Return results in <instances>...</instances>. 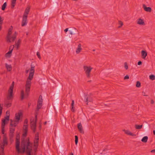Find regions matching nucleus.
<instances>
[{
    "mask_svg": "<svg viewBox=\"0 0 155 155\" xmlns=\"http://www.w3.org/2000/svg\"><path fill=\"white\" fill-rule=\"evenodd\" d=\"M20 140L16 138V148L18 153H24L26 148V152L28 155H31V152L32 150V144L29 141V139L28 138L26 140L22 141L21 144V147L22 149H21L20 148Z\"/></svg>",
    "mask_w": 155,
    "mask_h": 155,
    "instance_id": "1",
    "label": "nucleus"
},
{
    "mask_svg": "<svg viewBox=\"0 0 155 155\" xmlns=\"http://www.w3.org/2000/svg\"><path fill=\"white\" fill-rule=\"evenodd\" d=\"M31 80L27 78L26 84L25 85V97L27 98L29 95L30 91V86L31 84Z\"/></svg>",
    "mask_w": 155,
    "mask_h": 155,
    "instance_id": "2",
    "label": "nucleus"
},
{
    "mask_svg": "<svg viewBox=\"0 0 155 155\" xmlns=\"http://www.w3.org/2000/svg\"><path fill=\"white\" fill-rule=\"evenodd\" d=\"M83 69L87 77H91V72L93 68L90 66H84Z\"/></svg>",
    "mask_w": 155,
    "mask_h": 155,
    "instance_id": "3",
    "label": "nucleus"
},
{
    "mask_svg": "<svg viewBox=\"0 0 155 155\" xmlns=\"http://www.w3.org/2000/svg\"><path fill=\"white\" fill-rule=\"evenodd\" d=\"M13 89L9 88L7 97L8 100H12L13 99Z\"/></svg>",
    "mask_w": 155,
    "mask_h": 155,
    "instance_id": "4",
    "label": "nucleus"
},
{
    "mask_svg": "<svg viewBox=\"0 0 155 155\" xmlns=\"http://www.w3.org/2000/svg\"><path fill=\"white\" fill-rule=\"evenodd\" d=\"M36 122L34 121V119L31 121V128L34 133H35L36 131Z\"/></svg>",
    "mask_w": 155,
    "mask_h": 155,
    "instance_id": "5",
    "label": "nucleus"
},
{
    "mask_svg": "<svg viewBox=\"0 0 155 155\" xmlns=\"http://www.w3.org/2000/svg\"><path fill=\"white\" fill-rule=\"evenodd\" d=\"M13 29V27L12 26L9 29L8 33L6 37L7 41V42H10V36L11 35L12 33V30Z\"/></svg>",
    "mask_w": 155,
    "mask_h": 155,
    "instance_id": "6",
    "label": "nucleus"
},
{
    "mask_svg": "<svg viewBox=\"0 0 155 155\" xmlns=\"http://www.w3.org/2000/svg\"><path fill=\"white\" fill-rule=\"evenodd\" d=\"M27 17L26 16H23L21 21V26H24L26 25L27 23Z\"/></svg>",
    "mask_w": 155,
    "mask_h": 155,
    "instance_id": "7",
    "label": "nucleus"
},
{
    "mask_svg": "<svg viewBox=\"0 0 155 155\" xmlns=\"http://www.w3.org/2000/svg\"><path fill=\"white\" fill-rule=\"evenodd\" d=\"M28 125H24L23 127V129L24 130V133L23 134V136L24 137H26L27 136V134L28 131Z\"/></svg>",
    "mask_w": 155,
    "mask_h": 155,
    "instance_id": "8",
    "label": "nucleus"
},
{
    "mask_svg": "<svg viewBox=\"0 0 155 155\" xmlns=\"http://www.w3.org/2000/svg\"><path fill=\"white\" fill-rule=\"evenodd\" d=\"M17 33L16 31H15L14 33L13 34L12 36L11 37V35L10 36V38L11 40L10 42H12L14 41L15 39H16L17 36Z\"/></svg>",
    "mask_w": 155,
    "mask_h": 155,
    "instance_id": "9",
    "label": "nucleus"
},
{
    "mask_svg": "<svg viewBox=\"0 0 155 155\" xmlns=\"http://www.w3.org/2000/svg\"><path fill=\"white\" fill-rule=\"evenodd\" d=\"M19 122L16 120L13 121L12 120H10V125L12 126L16 127L18 124Z\"/></svg>",
    "mask_w": 155,
    "mask_h": 155,
    "instance_id": "10",
    "label": "nucleus"
},
{
    "mask_svg": "<svg viewBox=\"0 0 155 155\" xmlns=\"http://www.w3.org/2000/svg\"><path fill=\"white\" fill-rule=\"evenodd\" d=\"M22 115V114L21 112H18L16 113L15 117V120L19 122L20 119V116Z\"/></svg>",
    "mask_w": 155,
    "mask_h": 155,
    "instance_id": "11",
    "label": "nucleus"
},
{
    "mask_svg": "<svg viewBox=\"0 0 155 155\" xmlns=\"http://www.w3.org/2000/svg\"><path fill=\"white\" fill-rule=\"evenodd\" d=\"M78 128L79 132L82 134H84V131L82 127L81 123H79L78 124Z\"/></svg>",
    "mask_w": 155,
    "mask_h": 155,
    "instance_id": "12",
    "label": "nucleus"
},
{
    "mask_svg": "<svg viewBox=\"0 0 155 155\" xmlns=\"http://www.w3.org/2000/svg\"><path fill=\"white\" fill-rule=\"evenodd\" d=\"M8 101L9 100H8L7 99V100H6L4 102L5 106L7 107H11L12 105L11 102Z\"/></svg>",
    "mask_w": 155,
    "mask_h": 155,
    "instance_id": "13",
    "label": "nucleus"
},
{
    "mask_svg": "<svg viewBox=\"0 0 155 155\" xmlns=\"http://www.w3.org/2000/svg\"><path fill=\"white\" fill-rule=\"evenodd\" d=\"M143 7L144 10L147 12H150L151 11V8L150 7H147L145 4L143 5Z\"/></svg>",
    "mask_w": 155,
    "mask_h": 155,
    "instance_id": "14",
    "label": "nucleus"
},
{
    "mask_svg": "<svg viewBox=\"0 0 155 155\" xmlns=\"http://www.w3.org/2000/svg\"><path fill=\"white\" fill-rule=\"evenodd\" d=\"M85 101L87 102V104L88 105V102H91L92 101V99L91 97H88L87 95L85 96L84 98Z\"/></svg>",
    "mask_w": 155,
    "mask_h": 155,
    "instance_id": "15",
    "label": "nucleus"
},
{
    "mask_svg": "<svg viewBox=\"0 0 155 155\" xmlns=\"http://www.w3.org/2000/svg\"><path fill=\"white\" fill-rule=\"evenodd\" d=\"M81 44H79L78 45V48L76 50V53L77 54H79L82 50V48H81Z\"/></svg>",
    "mask_w": 155,
    "mask_h": 155,
    "instance_id": "16",
    "label": "nucleus"
},
{
    "mask_svg": "<svg viewBox=\"0 0 155 155\" xmlns=\"http://www.w3.org/2000/svg\"><path fill=\"white\" fill-rule=\"evenodd\" d=\"M30 11V8L28 7H27L25 10V12L23 15V16H26L28 17V14L29 12Z\"/></svg>",
    "mask_w": 155,
    "mask_h": 155,
    "instance_id": "17",
    "label": "nucleus"
},
{
    "mask_svg": "<svg viewBox=\"0 0 155 155\" xmlns=\"http://www.w3.org/2000/svg\"><path fill=\"white\" fill-rule=\"evenodd\" d=\"M142 58L143 59H145L147 55V53L146 51L143 50L141 52Z\"/></svg>",
    "mask_w": 155,
    "mask_h": 155,
    "instance_id": "18",
    "label": "nucleus"
},
{
    "mask_svg": "<svg viewBox=\"0 0 155 155\" xmlns=\"http://www.w3.org/2000/svg\"><path fill=\"white\" fill-rule=\"evenodd\" d=\"M124 131L125 132V133L128 135H129L132 136H136L135 134L132 133L129 130H124Z\"/></svg>",
    "mask_w": 155,
    "mask_h": 155,
    "instance_id": "19",
    "label": "nucleus"
},
{
    "mask_svg": "<svg viewBox=\"0 0 155 155\" xmlns=\"http://www.w3.org/2000/svg\"><path fill=\"white\" fill-rule=\"evenodd\" d=\"M9 120V116H5L4 119L2 120V124L5 125L6 120Z\"/></svg>",
    "mask_w": 155,
    "mask_h": 155,
    "instance_id": "20",
    "label": "nucleus"
},
{
    "mask_svg": "<svg viewBox=\"0 0 155 155\" xmlns=\"http://www.w3.org/2000/svg\"><path fill=\"white\" fill-rule=\"evenodd\" d=\"M137 24L140 25H145V23L143 20L141 18H139L138 19L137 21Z\"/></svg>",
    "mask_w": 155,
    "mask_h": 155,
    "instance_id": "21",
    "label": "nucleus"
},
{
    "mask_svg": "<svg viewBox=\"0 0 155 155\" xmlns=\"http://www.w3.org/2000/svg\"><path fill=\"white\" fill-rule=\"evenodd\" d=\"M5 67L7 70V71H10L12 69V67L11 65H8L6 63L5 64Z\"/></svg>",
    "mask_w": 155,
    "mask_h": 155,
    "instance_id": "22",
    "label": "nucleus"
},
{
    "mask_svg": "<svg viewBox=\"0 0 155 155\" xmlns=\"http://www.w3.org/2000/svg\"><path fill=\"white\" fill-rule=\"evenodd\" d=\"M21 42V39H19L17 42H15V46L16 47L17 49H18Z\"/></svg>",
    "mask_w": 155,
    "mask_h": 155,
    "instance_id": "23",
    "label": "nucleus"
},
{
    "mask_svg": "<svg viewBox=\"0 0 155 155\" xmlns=\"http://www.w3.org/2000/svg\"><path fill=\"white\" fill-rule=\"evenodd\" d=\"M42 103H38L37 104V108L36 111H38L39 109L41 108L42 106Z\"/></svg>",
    "mask_w": 155,
    "mask_h": 155,
    "instance_id": "24",
    "label": "nucleus"
},
{
    "mask_svg": "<svg viewBox=\"0 0 155 155\" xmlns=\"http://www.w3.org/2000/svg\"><path fill=\"white\" fill-rule=\"evenodd\" d=\"M34 73L30 72L28 78V79L31 80L33 77Z\"/></svg>",
    "mask_w": 155,
    "mask_h": 155,
    "instance_id": "25",
    "label": "nucleus"
},
{
    "mask_svg": "<svg viewBox=\"0 0 155 155\" xmlns=\"http://www.w3.org/2000/svg\"><path fill=\"white\" fill-rule=\"evenodd\" d=\"M35 66L34 64H33L32 63L31 64V69L30 70V72H35Z\"/></svg>",
    "mask_w": 155,
    "mask_h": 155,
    "instance_id": "26",
    "label": "nucleus"
},
{
    "mask_svg": "<svg viewBox=\"0 0 155 155\" xmlns=\"http://www.w3.org/2000/svg\"><path fill=\"white\" fill-rule=\"evenodd\" d=\"M76 30V29L75 28H74L72 30L69 31V33L71 35H75V31Z\"/></svg>",
    "mask_w": 155,
    "mask_h": 155,
    "instance_id": "27",
    "label": "nucleus"
},
{
    "mask_svg": "<svg viewBox=\"0 0 155 155\" xmlns=\"http://www.w3.org/2000/svg\"><path fill=\"white\" fill-rule=\"evenodd\" d=\"M16 0H12L11 3V8H13L15 7Z\"/></svg>",
    "mask_w": 155,
    "mask_h": 155,
    "instance_id": "28",
    "label": "nucleus"
},
{
    "mask_svg": "<svg viewBox=\"0 0 155 155\" xmlns=\"http://www.w3.org/2000/svg\"><path fill=\"white\" fill-rule=\"evenodd\" d=\"M148 138L147 136H145L141 139V141L143 142L146 143L147 141Z\"/></svg>",
    "mask_w": 155,
    "mask_h": 155,
    "instance_id": "29",
    "label": "nucleus"
},
{
    "mask_svg": "<svg viewBox=\"0 0 155 155\" xmlns=\"http://www.w3.org/2000/svg\"><path fill=\"white\" fill-rule=\"evenodd\" d=\"M8 143L7 141L6 138L4 137L3 139L2 145H7Z\"/></svg>",
    "mask_w": 155,
    "mask_h": 155,
    "instance_id": "30",
    "label": "nucleus"
},
{
    "mask_svg": "<svg viewBox=\"0 0 155 155\" xmlns=\"http://www.w3.org/2000/svg\"><path fill=\"white\" fill-rule=\"evenodd\" d=\"M3 19H4L3 18L0 17V31L2 29V26Z\"/></svg>",
    "mask_w": 155,
    "mask_h": 155,
    "instance_id": "31",
    "label": "nucleus"
},
{
    "mask_svg": "<svg viewBox=\"0 0 155 155\" xmlns=\"http://www.w3.org/2000/svg\"><path fill=\"white\" fill-rule=\"evenodd\" d=\"M42 102L43 99L42 96L41 95H40L39 96V98L38 100V102L42 103Z\"/></svg>",
    "mask_w": 155,
    "mask_h": 155,
    "instance_id": "32",
    "label": "nucleus"
},
{
    "mask_svg": "<svg viewBox=\"0 0 155 155\" xmlns=\"http://www.w3.org/2000/svg\"><path fill=\"white\" fill-rule=\"evenodd\" d=\"M143 125H138L137 124H136L135 125V127L136 129H141L143 127Z\"/></svg>",
    "mask_w": 155,
    "mask_h": 155,
    "instance_id": "33",
    "label": "nucleus"
},
{
    "mask_svg": "<svg viewBox=\"0 0 155 155\" xmlns=\"http://www.w3.org/2000/svg\"><path fill=\"white\" fill-rule=\"evenodd\" d=\"M7 5V3L6 2H5L2 6V10H4L6 7Z\"/></svg>",
    "mask_w": 155,
    "mask_h": 155,
    "instance_id": "34",
    "label": "nucleus"
},
{
    "mask_svg": "<svg viewBox=\"0 0 155 155\" xmlns=\"http://www.w3.org/2000/svg\"><path fill=\"white\" fill-rule=\"evenodd\" d=\"M5 125L3 124H2V126H1V128H2V134H4V129H5Z\"/></svg>",
    "mask_w": 155,
    "mask_h": 155,
    "instance_id": "35",
    "label": "nucleus"
},
{
    "mask_svg": "<svg viewBox=\"0 0 155 155\" xmlns=\"http://www.w3.org/2000/svg\"><path fill=\"white\" fill-rule=\"evenodd\" d=\"M13 46L14 47V45H13ZM13 48L14 47H13L11 50H10L6 54L5 56H8V55L11 54L12 53Z\"/></svg>",
    "mask_w": 155,
    "mask_h": 155,
    "instance_id": "36",
    "label": "nucleus"
},
{
    "mask_svg": "<svg viewBox=\"0 0 155 155\" xmlns=\"http://www.w3.org/2000/svg\"><path fill=\"white\" fill-rule=\"evenodd\" d=\"M74 100H72V103H71V107H72L71 110L73 112H74Z\"/></svg>",
    "mask_w": 155,
    "mask_h": 155,
    "instance_id": "37",
    "label": "nucleus"
},
{
    "mask_svg": "<svg viewBox=\"0 0 155 155\" xmlns=\"http://www.w3.org/2000/svg\"><path fill=\"white\" fill-rule=\"evenodd\" d=\"M15 130V128H10V131L11 133H12L11 136L12 137L13 136V133H14Z\"/></svg>",
    "mask_w": 155,
    "mask_h": 155,
    "instance_id": "38",
    "label": "nucleus"
},
{
    "mask_svg": "<svg viewBox=\"0 0 155 155\" xmlns=\"http://www.w3.org/2000/svg\"><path fill=\"white\" fill-rule=\"evenodd\" d=\"M21 100H23L24 98V93L23 90L21 91Z\"/></svg>",
    "mask_w": 155,
    "mask_h": 155,
    "instance_id": "39",
    "label": "nucleus"
},
{
    "mask_svg": "<svg viewBox=\"0 0 155 155\" xmlns=\"http://www.w3.org/2000/svg\"><path fill=\"white\" fill-rule=\"evenodd\" d=\"M141 86V83L139 81H137L136 84V87H140Z\"/></svg>",
    "mask_w": 155,
    "mask_h": 155,
    "instance_id": "40",
    "label": "nucleus"
},
{
    "mask_svg": "<svg viewBox=\"0 0 155 155\" xmlns=\"http://www.w3.org/2000/svg\"><path fill=\"white\" fill-rule=\"evenodd\" d=\"M75 143L76 145H77L78 143V137L77 136H75Z\"/></svg>",
    "mask_w": 155,
    "mask_h": 155,
    "instance_id": "41",
    "label": "nucleus"
},
{
    "mask_svg": "<svg viewBox=\"0 0 155 155\" xmlns=\"http://www.w3.org/2000/svg\"><path fill=\"white\" fill-rule=\"evenodd\" d=\"M150 78L152 80H153L155 79V76L154 75H151L149 76Z\"/></svg>",
    "mask_w": 155,
    "mask_h": 155,
    "instance_id": "42",
    "label": "nucleus"
},
{
    "mask_svg": "<svg viewBox=\"0 0 155 155\" xmlns=\"http://www.w3.org/2000/svg\"><path fill=\"white\" fill-rule=\"evenodd\" d=\"M38 111H35V121L36 122L37 121V115H38Z\"/></svg>",
    "mask_w": 155,
    "mask_h": 155,
    "instance_id": "43",
    "label": "nucleus"
},
{
    "mask_svg": "<svg viewBox=\"0 0 155 155\" xmlns=\"http://www.w3.org/2000/svg\"><path fill=\"white\" fill-rule=\"evenodd\" d=\"M14 82L13 81L11 84V85L10 87L9 88L13 89L14 86Z\"/></svg>",
    "mask_w": 155,
    "mask_h": 155,
    "instance_id": "44",
    "label": "nucleus"
},
{
    "mask_svg": "<svg viewBox=\"0 0 155 155\" xmlns=\"http://www.w3.org/2000/svg\"><path fill=\"white\" fill-rule=\"evenodd\" d=\"M14 82L13 81L11 84V85L10 87L9 88L13 89L14 86Z\"/></svg>",
    "mask_w": 155,
    "mask_h": 155,
    "instance_id": "45",
    "label": "nucleus"
},
{
    "mask_svg": "<svg viewBox=\"0 0 155 155\" xmlns=\"http://www.w3.org/2000/svg\"><path fill=\"white\" fill-rule=\"evenodd\" d=\"M34 145L35 146H38V141L36 140H34Z\"/></svg>",
    "mask_w": 155,
    "mask_h": 155,
    "instance_id": "46",
    "label": "nucleus"
},
{
    "mask_svg": "<svg viewBox=\"0 0 155 155\" xmlns=\"http://www.w3.org/2000/svg\"><path fill=\"white\" fill-rule=\"evenodd\" d=\"M124 68L126 70L128 69V66L127 62H125L124 63Z\"/></svg>",
    "mask_w": 155,
    "mask_h": 155,
    "instance_id": "47",
    "label": "nucleus"
},
{
    "mask_svg": "<svg viewBox=\"0 0 155 155\" xmlns=\"http://www.w3.org/2000/svg\"><path fill=\"white\" fill-rule=\"evenodd\" d=\"M36 54H37V55L38 58L39 59H41V56H40V54L39 52H37Z\"/></svg>",
    "mask_w": 155,
    "mask_h": 155,
    "instance_id": "48",
    "label": "nucleus"
},
{
    "mask_svg": "<svg viewBox=\"0 0 155 155\" xmlns=\"http://www.w3.org/2000/svg\"><path fill=\"white\" fill-rule=\"evenodd\" d=\"M119 24L120 25V26H119V28L120 27H121L122 26V25H123V22H122L121 21H119Z\"/></svg>",
    "mask_w": 155,
    "mask_h": 155,
    "instance_id": "49",
    "label": "nucleus"
},
{
    "mask_svg": "<svg viewBox=\"0 0 155 155\" xmlns=\"http://www.w3.org/2000/svg\"><path fill=\"white\" fill-rule=\"evenodd\" d=\"M28 120L26 119L25 120L24 124L28 125Z\"/></svg>",
    "mask_w": 155,
    "mask_h": 155,
    "instance_id": "50",
    "label": "nucleus"
},
{
    "mask_svg": "<svg viewBox=\"0 0 155 155\" xmlns=\"http://www.w3.org/2000/svg\"><path fill=\"white\" fill-rule=\"evenodd\" d=\"M124 79L126 80V79H129V76L128 75H126L124 77Z\"/></svg>",
    "mask_w": 155,
    "mask_h": 155,
    "instance_id": "51",
    "label": "nucleus"
},
{
    "mask_svg": "<svg viewBox=\"0 0 155 155\" xmlns=\"http://www.w3.org/2000/svg\"><path fill=\"white\" fill-rule=\"evenodd\" d=\"M39 138V134L38 133H37L35 135V138Z\"/></svg>",
    "mask_w": 155,
    "mask_h": 155,
    "instance_id": "52",
    "label": "nucleus"
},
{
    "mask_svg": "<svg viewBox=\"0 0 155 155\" xmlns=\"http://www.w3.org/2000/svg\"><path fill=\"white\" fill-rule=\"evenodd\" d=\"M142 95L145 96H147L148 95L146 94V93L144 91H143L142 92Z\"/></svg>",
    "mask_w": 155,
    "mask_h": 155,
    "instance_id": "53",
    "label": "nucleus"
},
{
    "mask_svg": "<svg viewBox=\"0 0 155 155\" xmlns=\"http://www.w3.org/2000/svg\"><path fill=\"white\" fill-rule=\"evenodd\" d=\"M3 104H2V107L0 106V112L1 111V112H2V109H3Z\"/></svg>",
    "mask_w": 155,
    "mask_h": 155,
    "instance_id": "54",
    "label": "nucleus"
},
{
    "mask_svg": "<svg viewBox=\"0 0 155 155\" xmlns=\"http://www.w3.org/2000/svg\"><path fill=\"white\" fill-rule=\"evenodd\" d=\"M142 64V62L141 61H139L137 63V64L138 65H141Z\"/></svg>",
    "mask_w": 155,
    "mask_h": 155,
    "instance_id": "55",
    "label": "nucleus"
},
{
    "mask_svg": "<svg viewBox=\"0 0 155 155\" xmlns=\"http://www.w3.org/2000/svg\"><path fill=\"white\" fill-rule=\"evenodd\" d=\"M5 145H2L1 146V149H2V151L3 152Z\"/></svg>",
    "mask_w": 155,
    "mask_h": 155,
    "instance_id": "56",
    "label": "nucleus"
},
{
    "mask_svg": "<svg viewBox=\"0 0 155 155\" xmlns=\"http://www.w3.org/2000/svg\"><path fill=\"white\" fill-rule=\"evenodd\" d=\"M68 28H66L64 30V31L65 32H66L68 31Z\"/></svg>",
    "mask_w": 155,
    "mask_h": 155,
    "instance_id": "57",
    "label": "nucleus"
},
{
    "mask_svg": "<svg viewBox=\"0 0 155 155\" xmlns=\"http://www.w3.org/2000/svg\"><path fill=\"white\" fill-rule=\"evenodd\" d=\"M151 153H155V149H154V150H152L151 151Z\"/></svg>",
    "mask_w": 155,
    "mask_h": 155,
    "instance_id": "58",
    "label": "nucleus"
},
{
    "mask_svg": "<svg viewBox=\"0 0 155 155\" xmlns=\"http://www.w3.org/2000/svg\"><path fill=\"white\" fill-rule=\"evenodd\" d=\"M151 104H153L154 103V101L153 100H151Z\"/></svg>",
    "mask_w": 155,
    "mask_h": 155,
    "instance_id": "59",
    "label": "nucleus"
},
{
    "mask_svg": "<svg viewBox=\"0 0 155 155\" xmlns=\"http://www.w3.org/2000/svg\"><path fill=\"white\" fill-rule=\"evenodd\" d=\"M29 72V70H26L25 71V73H26V74H27L28 73V72Z\"/></svg>",
    "mask_w": 155,
    "mask_h": 155,
    "instance_id": "60",
    "label": "nucleus"
},
{
    "mask_svg": "<svg viewBox=\"0 0 155 155\" xmlns=\"http://www.w3.org/2000/svg\"><path fill=\"white\" fill-rule=\"evenodd\" d=\"M18 138V139H20L19 136L18 135L17 136L16 138Z\"/></svg>",
    "mask_w": 155,
    "mask_h": 155,
    "instance_id": "61",
    "label": "nucleus"
},
{
    "mask_svg": "<svg viewBox=\"0 0 155 155\" xmlns=\"http://www.w3.org/2000/svg\"><path fill=\"white\" fill-rule=\"evenodd\" d=\"M38 141L39 140V138H35V140Z\"/></svg>",
    "mask_w": 155,
    "mask_h": 155,
    "instance_id": "62",
    "label": "nucleus"
},
{
    "mask_svg": "<svg viewBox=\"0 0 155 155\" xmlns=\"http://www.w3.org/2000/svg\"><path fill=\"white\" fill-rule=\"evenodd\" d=\"M153 134L154 135H155V130H153Z\"/></svg>",
    "mask_w": 155,
    "mask_h": 155,
    "instance_id": "63",
    "label": "nucleus"
},
{
    "mask_svg": "<svg viewBox=\"0 0 155 155\" xmlns=\"http://www.w3.org/2000/svg\"><path fill=\"white\" fill-rule=\"evenodd\" d=\"M46 124H47V122H44V124L45 125H46Z\"/></svg>",
    "mask_w": 155,
    "mask_h": 155,
    "instance_id": "64",
    "label": "nucleus"
}]
</instances>
